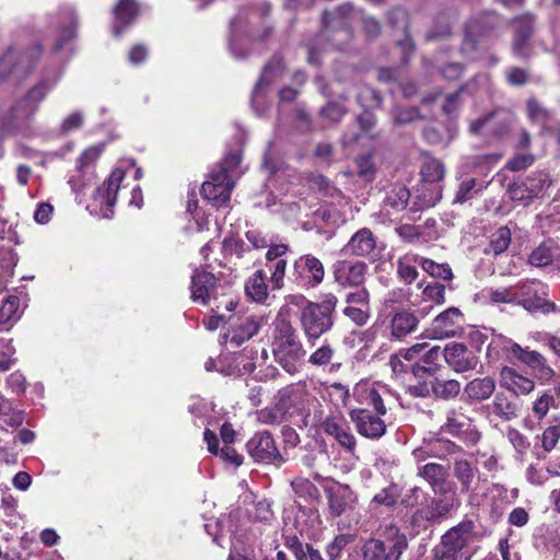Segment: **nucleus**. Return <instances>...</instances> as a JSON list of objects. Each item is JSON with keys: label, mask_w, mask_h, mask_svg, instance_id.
<instances>
[{"label": "nucleus", "mask_w": 560, "mask_h": 560, "mask_svg": "<svg viewBox=\"0 0 560 560\" xmlns=\"http://www.w3.org/2000/svg\"><path fill=\"white\" fill-rule=\"evenodd\" d=\"M62 75L59 69L55 72L46 71L43 77L32 85L10 107L0 104V140L10 135L22 124H26L39 110L40 104L56 88Z\"/></svg>", "instance_id": "obj_1"}, {"label": "nucleus", "mask_w": 560, "mask_h": 560, "mask_svg": "<svg viewBox=\"0 0 560 560\" xmlns=\"http://www.w3.org/2000/svg\"><path fill=\"white\" fill-rule=\"evenodd\" d=\"M338 303L335 294L328 293L320 302L306 301L300 310V327L306 341L314 346L324 335L334 327V313Z\"/></svg>", "instance_id": "obj_2"}, {"label": "nucleus", "mask_w": 560, "mask_h": 560, "mask_svg": "<svg viewBox=\"0 0 560 560\" xmlns=\"http://www.w3.org/2000/svg\"><path fill=\"white\" fill-rule=\"evenodd\" d=\"M272 352L277 362L289 374H294L300 370L306 351L294 327L285 319H280L276 323Z\"/></svg>", "instance_id": "obj_3"}, {"label": "nucleus", "mask_w": 560, "mask_h": 560, "mask_svg": "<svg viewBox=\"0 0 560 560\" xmlns=\"http://www.w3.org/2000/svg\"><path fill=\"white\" fill-rule=\"evenodd\" d=\"M408 547L407 537L398 527L389 526L384 532V538H371L361 549L362 560H399Z\"/></svg>", "instance_id": "obj_4"}, {"label": "nucleus", "mask_w": 560, "mask_h": 560, "mask_svg": "<svg viewBox=\"0 0 560 560\" xmlns=\"http://www.w3.org/2000/svg\"><path fill=\"white\" fill-rule=\"evenodd\" d=\"M472 539V524L462 523L446 532L434 549V560H469L467 546Z\"/></svg>", "instance_id": "obj_5"}, {"label": "nucleus", "mask_w": 560, "mask_h": 560, "mask_svg": "<svg viewBox=\"0 0 560 560\" xmlns=\"http://www.w3.org/2000/svg\"><path fill=\"white\" fill-rule=\"evenodd\" d=\"M125 175L126 171L122 167H115L109 177L93 190L92 201L86 206L92 214L105 219L112 218Z\"/></svg>", "instance_id": "obj_6"}, {"label": "nucleus", "mask_w": 560, "mask_h": 560, "mask_svg": "<svg viewBox=\"0 0 560 560\" xmlns=\"http://www.w3.org/2000/svg\"><path fill=\"white\" fill-rule=\"evenodd\" d=\"M280 406L283 407L288 419L301 417V421L306 425L311 417L312 409L318 405V400L306 388L305 384L298 383L287 386L279 390L278 396Z\"/></svg>", "instance_id": "obj_7"}, {"label": "nucleus", "mask_w": 560, "mask_h": 560, "mask_svg": "<svg viewBox=\"0 0 560 560\" xmlns=\"http://www.w3.org/2000/svg\"><path fill=\"white\" fill-rule=\"evenodd\" d=\"M42 54L40 46L32 47L23 57L16 60L14 48L9 47L0 56V85L10 77L16 75L22 79L30 74L34 68L35 61Z\"/></svg>", "instance_id": "obj_8"}, {"label": "nucleus", "mask_w": 560, "mask_h": 560, "mask_svg": "<svg viewBox=\"0 0 560 560\" xmlns=\"http://www.w3.org/2000/svg\"><path fill=\"white\" fill-rule=\"evenodd\" d=\"M517 305L528 312H542L545 314L555 310V304L549 302L546 284L540 281L527 280L516 284Z\"/></svg>", "instance_id": "obj_9"}, {"label": "nucleus", "mask_w": 560, "mask_h": 560, "mask_svg": "<svg viewBox=\"0 0 560 560\" xmlns=\"http://www.w3.org/2000/svg\"><path fill=\"white\" fill-rule=\"evenodd\" d=\"M325 277L323 262L311 254L302 255L295 259L290 280L302 289L318 287Z\"/></svg>", "instance_id": "obj_10"}, {"label": "nucleus", "mask_w": 560, "mask_h": 560, "mask_svg": "<svg viewBox=\"0 0 560 560\" xmlns=\"http://www.w3.org/2000/svg\"><path fill=\"white\" fill-rule=\"evenodd\" d=\"M462 318L463 314L457 307H450L434 317L423 335L429 339L455 337L460 330Z\"/></svg>", "instance_id": "obj_11"}, {"label": "nucleus", "mask_w": 560, "mask_h": 560, "mask_svg": "<svg viewBox=\"0 0 560 560\" xmlns=\"http://www.w3.org/2000/svg\"><path fill=\"white\" fill-rule=\"evenodd\" d=\"M228 322L230 328L224 335L225 342L230 341L238 347L258 332L264 319L261 316L247 315L243 317L230 316Z\"/></svg>", "instance_id": "obj_12"}, {"label": "nucleus", "mask_w": 560, "mask_h": 560, "mask_svg": "<svg viewBox=\"0 0 560 560\" xmlns=\"http://www.w3.org/2000/svg\"><path fill=\"white\" fill-rule=\"evenodd\" d=\"M384 415L372 413L365 408H355L350 411V418L359 434L370 440H378L386 433Z\"/></svg>", "instance_id": "obj_13"}, {"label": "nucleus", "mask_w": 560, "mask_h": 560, "mask_svg": "<svg viewBox=\"0 0 560 560\" xmlns=\"http://www.w3.org/2000/svg\"><path fill=\"white\" fill-rule=\"evenodd\" d=\"M233 187V180L224 174L212 172L201 186V195L217 208L228 207Z\"/></svg>", "instance_id": "obj_14"}, {"label": "nucleus", "mask_w": 560, "mask_h": 560, "mask_svg": "<svg viewBox=\"0 0 560 560\" xmlns=\"http://www.w3.org/2000/svg\"><path fill=\"white\" fill-rule=\"evenodd\" d=\"M218 280L213 273L195 269L190 281V298L195 303L208 305L219 295Z\"/></svg>", "instance_id": "obj_15"}, {"label": "nucleus", "mask_w": 560, "mask_h": 560, "mask_svg": "<svg viewBox=\"0 0 560 560\" xmlns=\"http://www.w3.org/2000/svg\"><path fill=\"white\" fill-rule=\"evenodd\" d=\"M283 71V61L280 57H275L262 70L261 77L255 85L252 95V105L257 114L265 113V101L267 91L271 82L281 77Z\"/></svg>", "instance_id": "obj_16"}, {"label": "nucleus", "mask_w": 560, "mask_h": 560, "mask_svg": "<svg viewBox=\"0 0 560 560\" xmlns=\"http://www.w3.org/2000/svg\"><path fill=\"white\" fill-rule=\"evenodd\" d=\"M548 183V175L542 172L533 173L521 182L509 185L508 192L513 200L529 202L545 189Z\"/></svg>", "instance_id": "obj_17"}, {"label": "nucleus", "mask_w": 560, "mask_h": 560, "mask_svg": "<svg viewBox=\"0 0 560 560\" xmlns=\"http://www.w3.org/2000/svg\"><path fill=\"white\" fill-rule=\"evenodd\" d=\"M246 446L249 455L258 463L282 462V456L276 446L275 440L267 431L256 433Z\"/></svg>", "instance_id": "obj_18"}, {"label": "nucleus", "mask_w": 560, "mask_h": 560, "mask_svg": "<svg viewBox=\"0 0 560 560\" xmlns=\"http://www.w3.org/2000/svg\"><path fill=\"white\" fill-rule=\"evenodd\" d=\"M347 306L342 313L355 325L363 326L370 317V293L365 288H360L346 295Z\"/></svg>", "instance_id": "obj_19"}, {"label": "nucleus", "mask_w": 560, "mask_h": 560, "mask_svg": "<svg viewBox=\"0 0 560 560\" xmlns=\"http://www.w3.org/2000/svg\"><path fill=\"white\" fill-rule=\"evenodd\" d=\"M417 475L423 478L436 494H448L455 488V485L448 480L447 467L441 464L428 463L419 466Z\"/></svg>", "instance_id": "obj_20"}, {"label": "nucleus", "mask_w": 560, "mask_h": 560, "mask_svg": "<svg viewBox=\"0 0 560 560\" xmlns=\"http://www.w3.org/2000/svg\"><path fill=\"white\" fill-rule=\"evenodd\" d=\"M376 249V238L372 231L362 228L350 237L341 252L346 256L374 258L377 255Z\"/></svg>", "instance_id": "obj_21"}, {"label": "nucleus", "mask_w": 560, "mask_h": 560, "mask_svg": "<svg viewBox=\"0 0 560 560\" xmlns=\"http://www.w3.org/2000/svg\"><path fill=\"white\" fill-rule=\"evenodd\" d=\"M101 152L102 149L100 147H91L86 149L78 159V171L80 175L69 180V184L72 186V189L77 194L78 198L81 195H85L88 182H90L93 177L91 167L100 158Z\"/></svg>", "instance_id": "obj_22"}, {"label": "nucleus", "mask_w": 560, "mask_h": 560, "mask_svg": "<svg viewBox=\"0 0 560 560\" xmlns=\"http://www.w3.org/2000/svg\"><path fill=\"white\" fill-rule=\"evenodd\" d=\"M385 390L384 385L365 381L355 385L353 396L360 405L372 407L378 415H386L387 409L382 399Z\"/></svg>", "instance_id": "obj_23"}, {"label": "nucleus", "mask_w": 560, "mask_h": 560, "mask_svg": "<svg viewBox=\"0 0 560 560\" xmlns=\"http://www.w3.org/2000/svg\"><path fill=\"white\" fill-rule=\"evenodd\" d=\"M368 266L362 261H337L334 265V277L342 287H359L364 282Z\"/></svg>", "instance_id": "obj_24"}, {"label": "nucleus", "mask_w": 560, "mask_h": 560, "mask_svg": "<svg viewBox=\"0 0 560 560\" xmlns=\"http://www.w3.org/2000/svg\"><path fill=\"white\" fill-rule=\"evenodd\" d=\"M443 495V498L432 499L427 508L418 510L413 514V521H436L459 505L455 489L453 492Z\"/></svg>", "instance_id": "obj_25"}, {"label": "nucleus", "mask_w": 560, "mask_h": 560, "mask_svg": "<svg viewBox=\"0 0 560 560\" xmlns=\"http://www.w3.org/2000/svg\"><path fill=\"white\" fill-rule=\"evenodd\" d=\"M443 357L456 372L474 370L478 364L477 357L463 343L447 345L443 350Z\"/></svg>", "instance_id": "obj_26"}, {"label": "nucleus", "mask_w": 560, "mask_h": 560, "mask_svg": "<svg viewBox=\"0 0 560 560\" xmlns=\"http://www.w3.org/2000/svg\"><path fill=\"white\" fill-rule=\"evenodd\" d=\"M500 385L517 396L527 395L535 388V383L532 378L520 374L515 369L510 366L502 368L500 372Z\"/></svg>", "instance_id": "obj_27"}, {"label": "nucleus", "mask_w": 560, "mask_h": 560, "mask_svg": "<svg viewBox=\"0 0 560 560\" xmlns=\"http://www.w3.org/2000/svg\"><path fill=\"white\" fill-rule=\"evenodd\" d=\"M329 509L331 514L340 516L354 509L355 495L353 491L345 485H337L328 490Z\"/></svg>", "instance_id": "obj_28"}, {"label": "nucleus", "mask_w": 560, "mask_h": 560, "mask_svg": "<svg viewBox=\"0 0 560 560\" xmlns=\"http://www.w3.org/2000/svg\"><path fill=\"white\" fill-rule=\"evenodd\" d=\"M453 472L460 485L462 493H470L476 490L479 480V469L465 458L455 459Z\"/></svg>", "instance_id": "obj_29"}, {"label": "nucleus", "mask_w": 560, "mask_h": 560, "mask_svg": "<svg viewBox=\"0 0 560 560\" xmlns=\"http://www.w3.org/2000/svg\"><path fill=\"white\" fill-rule=\"evenodd\" d=\"M419 324V318L407 310L395 312L392 315L389 329L393 339L400 340L404 337L412 334Z\"/></svg>", "instance_id": "obj_30"}, {"label": "nucleus", "mask_w": 560, "mask_h": 560, "mask_svg": "<svg viewBox=\"0 0 560 560\" xmlns=\"http://www.w3.org/2000/svg\"><path fill=\"white\" fill-rule=\"evenodd\" d=\"M517 360L526 364L538 380L549 381L555 374L546 359L537 351L522 347V353L518 354Z\"/></svg>", "instance_id": "obj_31"}, {"label": "nucleus", "mask_w": 560, "mask_h": 560, "mask_svg": "<svg viewBox=\"0 0 560 560\" xmlns=\"http://www.w3.org/2000/svg\"><path fill=\"white\" fill-rule=\"evenodd\" d=\"M322 427L324 432L334 436L341 446L348 451H353L355 438L341 419L335 417L326 418Z\"/></svg>", "instance_id": "obj_32"}, {"label": "nucleus", "mask_w": 560, "mask_h": 560, "mask_svg": "<svg viewBox=\"0 0 560 560\" xmlns=\"http://www.w3.org/2000/svg\"><path fill=\"white\" fill-rule=\"evenodd\" d=\"M409 190L401 184H395L386 192L383 201L382 211L385 215L390 217L394 213L402 211L408 203Z\"/></svg>", "instance_id": "obj_33"}, {"label": "nucleus", "mask_w": 560, "mask_h": 560, "mask_svg": "<svg viewBox=\"0 0 560 560\" xmlns=\"http://www.w3.org/2000/svg\"><path fill=\"white\" fill-rule=\"evenodd\" d=\"M510 353L517 359L518 354L522 353V347L502 335L493 336L487 348L488 359L490 361H497Z\"/></svg>", "instance_id": "obj_34"}, {"label": "nucleus", "mask_w": 560, "mask_h": 560, "mask_svg": "<svg viewBox=\"0 0 560 560\" xmlns=\"http://www.w3.org/2000/svg\"><path fill=\"white\" fill-rule=\"evenodd\" d=\"M114 12L115 21L113 30L115 35L119 36L121 32L136 19L139 12V5L135 0H120Z\"/></svg>", "instance_id": "obj_35"}, {"label": "nucleus", "mask_w": 560, "mask_h": 560, "mask_svg": "<svg viewBox=\"0 0 560 560\" xmlns=\"http://www.w3.org/2000/svg\"><path fill=\"white\" fill-rule=\"evenodd\" d=\"M203 439L208 445V451L214 455H219L224 462L238 467L243 463V457L237 454L235 448L229 444L223 445L221 448L218 446V438L214 432L207 429L203 433Z\"/></svg>", "instance_id": "obj_36"}, {"label": "nucleus", "mask_w": 560, "mask_h": 560, "mask_svg": "<svg viewBox=\"0 0 560 560\" xmlns=\"http://www.w3.org/2000/svg\"><path fill=\"white\" fill-rule=\"evenodd\" d=\"M267 273L265 270L255 271L245 284L246 294L255 302L267 304L269 300Z\"/></svg>", "instance_id": "obj_37"}, {"label": "nucleus", "mask_w": 560, "mask_h": 560, "mask_svg": "<svg viewBox=\"0 0 560 560\" xmlns=\"http://www.w3.org/2000/svg\"><path fill=\"white\" fill-rule=\"evenodd\" d=\"M533 28V18L529 14L523 15L515 21V37L513 51L517 56H526V43Z\"/></svg>", "instance_id": "obj_38"}, {"label": "nucleus", "mask_w": 560, "mask_h": 560, "mask_svg": "<svg viewBox=\"0 0 560 560\" xmlns=\"http://www.w3.org/2000/svg\"><path fill=\"white\" fill-rule=\"evenodd\" d=\"M471 425V419L462 409H452L447 411L442 430L452 435H460L470 432Z\"/></svg>", "instance_id": "obj_39"}, {"label": "nucleus", "mask_w": 560, "mask_h": 560, "mask_svg": "<svg viewBox=\"0 0 560 560\" xmlns=\"http://www.w3.org/2000/svg\"><path fill=\"white\" fill-rule=\"evenodd\" d=\"M21 314L20 299L16 295H9L0 306V330H9Z\"/></svg>", "instance_id": "obj_40"}, {"label": "nucleus", "mask_w": 560, "mask_h": 560, "mask_svg": "<svg viewBox=\"0 0 560 560\" xmlns=\"http://www.w3.org/2000/svg\"><path fill=\"white\" fill-rule=\"evenodd\" d=\"M494 389V380L487 376L470 381L465 387V393L467 394L469 399L485 400L493 394Z\"/></svg>", "instance_id": "obj_41"}, {"label": "nucleus", "mask_w": 560, "mask_h": 560, "mask_svg": "<svg viewBox=\"0 0 560 560\" xmlns=\"http://www.w3.org/2000/svg\"><path fill=\"white\" fill-rule=\"evenodd\" d=\"M257 358V352L253 350L244 349L242 353L237 354L233 358V366H229L225 374L228 375H242L247 374L254 371L255 369V359Z\"/></svg>", "instance_id": "obj_42"}, {"label": "nucleus", "mask_w": 560, "mask_h": 560, "mask_svg": "<svg viewBox=\"0 0 560 560\" xmlns=\"http://www.w3.org/2000/svg\"><path fill=\"white\" fill-rule=\"evenodd\" d=\"M62 15L66 21V25L62 26L60 38L57 40L55 45V49L59 50L62 48V46L71 40L75 35V12L71 7H67L62 9Z\"/></svg>", "instance_id": "obj_43"}, {"label": "nucleus", "mask_w": 560, "mask_h": 560, "mask_svg": "<svg viewBox=\"0 0 560 560\" xmlns=\"http://www.w3.org/2000/svg\"><path fill=\"white\" fill-rule=\"evenodd\" d=\"M510 243L511 232L506 226H502L491 235L490 243L486 248V253L499 255L509 247Z\"/></svg>", "instance_id": "obj_44"}, {"label": "nucleus", "mask_w": 560, "mask_h": 560, "mask_svg": "<svg viewBox=\"0 0 560 560\" xmlns=\"http://www.w3.org/2000/svg\"><path fill=\"white\" fill-rule=\"evenodd\" d=\"M287 419L288 417L283 407L280 406V400L278 397L275 406L266 407L257 412V420L264 424H280Z\"/></svg>", "instance_id": "obj_45"}, {"label": "nucleus", "mask_w": 560, "mask_h": 560, "mask_svg": "<svg viewBox=\"0 0 560 560\" xmlns=\"http://www.w3.org/2000/svg\"><path fill=\"white\" fill-rule=\"evenodd\" d=\"M492 411L504 420H511L517 416V406L503 394H498L492 402Z\"/></svg>", "instance_id": "obj_46"}, {"label": "nucleus", "mask_w": 560, "mask_h": 560, "mask_svg": "<svg viewBox=\"0 0 560 560\" xmlns=\"http://www.w3.org/2000/svg\"><path fill=\"white\" fill-rule=\"evenodd\" d=\"M266 268L270 273L269 282L272 290H280L284 285V277L287 273V260H276L266 262Z\"/></svg>", "instance_id": "obj_47"}, {"label": "nucleus", "mask_w": 560, "mask_h": 560, "mask_svg": "<svg viewBox=\"0 0 560 560\" xmlns=\"http://www.w3.org/2000/svg\"><path fill=\"white\" fill-rule=\"evenodd\" d=\"M439 443L443 444L445 447L444 453H438L433 447L428 450L427 447H418L412 452L413 459L417 463L424 462L427 458L431 456H436L440 458H445L450 454H454L456 450L458 448L454 443L450 441H439Z\"/></svg>", "instance_id": "obj_48"}, {"label": "nucleus", "mask_w": 560, "mask_h": 560, "mask_svg": "<svg viewBox=\"0 0 560 560\" xmlns=\"http://www.w3.org/2000/svg\"><path fill=\"white\" fill-rule=\"evenodd\" d=\"M421 176L428 183L439 182L444 177V165L436 159H428L422 164Z\"/></svg>", "instance_id": "obj_49"}, {"label": "nucleus", "mask_w": 560, "mask_h": 560, "mask_svg": "<svg viewBox=\"0 0 560 560\" xmlns=\"http://www.w3.org/2000/svg\"><path fill=\"white\" fill-rule=\"evenodd\" d=\"M460 390V384L455 380H439L432 382V393L442 398L455 397Z\"/></svg>", "instance_id": "obj_50"}, {"label": "nucleus", "mask_w": 560, "mask_h": 560, "mask_svg": "<svg viewBox=\"0 0 560 560\" xmlns=\"http://www.w3.org/2000/svg\"><path fill=\"white\" fill-rule=\"evenodd\" d=\"M242 156L238 152H231L224 156L220 164L219 171H214L217 174H224L228 178L235 183V178L238 176L237 167L240 166Z\"/></svg>", "instance_id": "obj_51"}, {"label": "nucleus", "mask_w": 560, "mask_h": 560, "mask_svg": "<svg viewBox=\"0 0 560 560\" xmlns=\"http://www.w3.org/2000/svg\"><path fill=\"white\" fill-rule=\"evenodd\" d=\"M556 255L551 252L549 243H542L529 255L528 261L535 267H544L555 260Z\"/></svg>", "instance_id": "obj_52"}, {"label": "nucleus", "mask_w": 560, "mask_h": 560, "mask_svg": "<svg viewBox=\"0 0 560 560\" xmlns=\"http://www.w3.org/2000/svg\"><path fill=\"white\" fill-rule=\"evenodd\" d=\"M335 355V350L327 341H324L320 347H318L314 352H312L308 357V363L314 366H324L330 363Z\"/></svg>", "instance_id": "obj_53"}, {"label": "nucleus", "mask_w": 560, "mask_h": 560, "mask_svg": "<svg viewBox=\"0 0 560 560\" xmlns=\"http://www.w3.org/2000/svg\"><path fill=\"white\" fill-rule=\"evenodd\" d=\"M293 491L301 498L304 499H316L318 497L317 487L308 479L298 477L291 482Z\"/></svg>", "instance_id": "obj_54"}, {"label": "nucleus", "mask_w": 560, "mask_h": 560, "mask_svg": "<svg viewBox=\"0 0 560 560\" xmlns=\"http://www.w3.org/2000/svg\"><path fill=\"white\" fill-rule=\"evenodd\" d=\"M15 348L11 340L0 339V372H5L15 363Z\"/></svg>", "instance_id": "obj_55"}, {"label": "nucleus", "mask_w": 560, "mask_h": 560, "mask_svg": "<svg viewBox=\"0 0 560 560\" xmlns=\"http://www.w3.org/2000/svg\"><path fill=\"white\" fill-rule=\"evenodd\" d=\"M421 266L424 271L434 278H441L443 280H450L453 276L452 269L444 264H436L431 259H422Z\"/></svg>", "instance_id": "obj_56"}, {"label": "nucleus", "mask_w": 560, "mask_h": 560, "mask_svg": "<svg viewBox=\"0 0 560 560\" xmlns=\"http://www.w3.org/2000/svg\"><path fill=\"white\" fill-rule=\"evenodd\" d=\"M84 122V114L82 110H74L67 115L60 124V132L63 135L79 130Z\"/></svg>", "instance_id": "obj_57"}, {"label": "nucleus", "mask_w": 560, "mask_h": 560, "mask_svg": "<svg viewBox=\"0 0 560 560\" xmlns=\"http://www.w3.org/2000/svg\"><path fill=\"white\" fill-rule=\"evenodd\" d=\"M490 300L494 303H510L517 305L516 284L492 290L490 293Z\"/></svg>", "instance_id": "obj_58"}, {"label": "nucleus", "mask_w": 560, "mask_h": 560, "mask_svg": "<svg viewBox=\"0 0 560 560\" xmlns=\"http://www.w3.org/2000/svg\"><path fill=\"white\" fill-rule=\"evenodd\" d=\"M555 406V397L551 393L545 392L533 404V412L537 419H542L551 407Z\"/></svg>", "instance_id": "obj_59"}, {"label": "nucleus", "mask_w": 560, "mask_h": 560, "mask_svg": "<svg viewBox=\"0 0 560 560\" xmlns=\"http://www.w3.org/2000/svg\"><path fill=\"white\" fill-rule=\"evenodd\" d=\"M397 272L402 281L411 283L417 277L418 271L415 265H412L411 257L405 256L397 262Z\"/></svg>", "instance_id": "obj_60"}, {"label": "nucleus", "mask_w": 560, "mask_h": 560, "mask_svg": "<svg viewBox=\"0 0 560 560\" xmlns=\"http://www.w3.org/2000/svg\"><path fill=\"white\" fill-rule=\"evenodd\" d=\"M423 296L432 303L443 304L445 302V287L436 281L431 282L423 289Z\"/></svg>", "instance_id": "obj_61"}, {"label": "nucleus", "mask_w": 560, "mask_h": 560, "mask_svg": "<svg viewBox=\"0 0 560 560\" xmlns=\"http://www.w3.org/2000/svg\"><path fill=\"white\" fill-rule=\"evenodd\" d=\"M399 497V491L397 486L390 485L387 488H384L378 493L374 495V502L378 504H383L386 506H392L396 503Z\"/></svg>", "instance_id": "obj_62"}, {"label": "nucleus", "mask_w": 560, "mask_h": 560, "mask_svg": "<svg viewBox=\"0 0 560 560\" xmlns=\"http://www.w3.org/2000/svg\"><path fill=\"white\" fill-rule=\"evenodd\" d=\"M560 439V425L548 427L541 434V446L545 452H551Z\"/></svg>", "instance_id": "obj_63"}, {"label": "nucleus", "mask_w": 560, "mask_h": 560, "mask_svg": "<svg viewBox=\"0 0 560 560\" xmlns=\"http://www.w3.org/2000/svg\"><path fill=\"white\" fill-rule=\"evenodd\" d=\"M358 102L363 107H376L381 105V96L375 90L365 86L360 91Z\"/></svg>", "instance_id": "obj_64"}]
</instances>
